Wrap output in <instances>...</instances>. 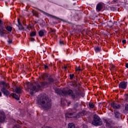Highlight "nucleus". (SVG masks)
Returning <instances> with one entry per match:
<instances>
[{
    "label": "nucleus",
    "instance_id": "37",
    "mask_svg": "<svg viewBox=\"0 0 128 128\" xmlns=\"http://www.w3.org/2000/svg\"><path fill=\"white\" fill-rule=\"evenodd\" d=\"M44 68H48V66L44 65Z\"/></svg>",
    "mask_w": 128,
    "mask_h": 128
},
{
    "label": "nucleus",
    "instance_id": "14",
    "mask_svg": "<svg viewBox=\"0 0 128 128\" xmlns=\"http://www.w3.org/2000/svg\"><path fill=\"white\" fill-rule=\"evenodd\" d=\"M40 12H42V14H45V16H49L50 18H56V16H53L52 15H51L50 14H49L48 13H46L42 10H39Z\"/></svg>",
    "mask_w": 128,
    "mask_h": 128
},
{
    "label": "nucleus",
    "instance_id": "30",
    "mask_svg": "<svg viewBox=\"0 0 128 128\" xmlns=\"http://www.w3.org/2000/svg\"><path fill=\"white\" fill-rule=\"evenodd\" d=\"M46 84V82L42 83V86H44Z\"/></svg>",
    "mask_w": 128,
    "mask_h": 128
},
{
    "label": "nucleus",
    "instance_id": "29",
    "mask_svg": "<svg viewBox=\"0 0 128 128\" xmlns=\"http://www.w3.org/2000/svg\"><path fill=\"white\" fill-rule=\"evenodd\" d=\"M81 96H82V98H84V92H82L81 93Z\"/></svg>",
    "mask_w": 128,
    "mask_h": 128
},
{
    "label": "nucleus",
    "instance_id": "32",
    "mask_svg": "<svg viewBox=\"0 0 128 128\" xmlns=\"http://www.w3.org/2000/svg\"><path fill=\"white\" fill-rule=\"evenodd\" d=\"M122 44H126V40H124L122 41Z\"/></svg>",
    "mask_w": 128,
    "mask_h": 128
},
{
    "label": "nucleus",
    "instance_id": "2",
    "mask_svg": "<svg viewBox=\"0 0 128 128\" xmlns=\"http://www.w3.org/2000/svg\"><path fill=\"white\" fill-rule=\"evenodd\" d=\"M94 126H102V119L96 114L94 116V119L92 122Z\"/></svg>",
    "mask_w": 128,
    "mask_h": 128
},
{
    "label": "nucleus",
    "instance_id": "3",
    "mask_svg": "<svg viewBox=\"0 0 128 128\" xmlns=\"http://www.w3.org/2000/svg\"><path fill=\"white\" fill-rule=\"evenodd\" d=\"M56 93L58 94H61V96H66V94H72V90H62L60 89H56Z\"/></svg>",
    "mask_w": 128,
    "mask_h": 128
},
{
    "label": "nucleus",
    "instance_id": "26",
    "mask_svg": "<svg viewBox=\"0 0 128 128\" xmlns=\"http://www.w3.org/2000/svg\"><path fill=\"white\" fill-rule=\"evenodd\" d=\"M13 128H22V127H20V126L18 125H16V126H14Z\"/></svg>",
    "mask_w": 128,
    "mask_h": 128
},
{
    "label": "nucleus",
    "instance_id": "12",
    "mask_svg": "<svg viewBox=\"0 0 128 128\" xmlns=\"http://www.w3.org/2000/svg\"><path fill=\"white\" fill-rule=\"evenodd\" d=\"M102 10V4L99 3L96 5V12H100Z\"/></svg>",
    "mask_w": 128,
    "mask_h": 128
},
{
    "label": "nucleus",
    "instance_id": "41",
    "mask_svg": "<svg viewBox=\"0 0 128 128\" xmlns=\"http://www.w3.org/2000/svg\"><path fill=\"white\" fill-rule=\"evenodd\" d=\"M43 52H46V51H45V50H44Z\"/></svg>",
    "mask_w": 128,
    "mask_h": 128
},
{
    "label": "nucleus",
    "instance_id": "4",
    "mask_svg": "<svg viewBox=\"0 0 128 128\" xmlns=\"http://www.w3.org/2000/svg\"><path fill=\"white\" fill-rule=\"evenodd\" d=\"M36 85L37 86V88L36 86H34V84H28L29 85L31 86V87L30 88V94H34V92H36L40 90V86L38 85V82H36Z\"/></svg>",
    "mask_w": 128,
    "mask_h": 128
},
{
    "label": "nucleus",
    "instance_id": "8",
    "mask_svg": "<svg viewBox=\"0 0 128 128\" xmlns=\"http://www.w3.org/2000/svg\"><path fill=\"white\" fill-rule=\"evenodd\" d=\"M118 86L119 88H121L122 90H126L128 86V82H120L118 84Z\"/></svg>",
    "mask_w": 128,
    "mask_h": 128
},
{
    "label": "nucleus",
    "instance_id": "16",
    "mask_svg": "<svg viewBox=\"0 0 128 128\" xmlns=\"http://www.w3.org/2000/svg\"><path fill=\"white\" fill-rule=\"evenodd\" d=\"M39 36H44V34H46V30H42L39 32Z\"/></svg>",
    "mask_w": 128,
    "mask_h": 128
},
{
    "label": "nucleus",
    "instance_id": "28",
    "mask_svg": "<svg viewBox=\"0 0 128 128\" xmlns=\"http://www.w3.org/2000/svg\"><path fill=\"white\" fill-rule=\"evenodd\" d=\"M60 46H64V42L60 40Z\"/></svg>",
    "mask_w": 128,
    "mask_h": 128
},
{
    "label": "nucleus",
    "instance_id": "22",
    "mask_svg": "<svg viewBox=\"0 0 128 128\" xmlns=\"http://www.w3.org/2000/svg\"><path fill=\"white\" fill-rule=\"evenodd\" d=\"M6 30H8V32H12V28L10 26H8L6 28Z\"/></svg>",
    "mask_w": 128,
    "mask_h": 128
},
{
    "label": "nucleus",
    "instance_id": "39",
    "mask_svg": "<svg viewBox=\"0 0 128 128\" xmlns=\"http://www.w3.org/2000/svg\"><path fill=\"white\" fill-rule=\"evenodd\" d=\"M0 96H2V92H0Z\"/></svg>",
    "mask_w": 128,
    "mask_h": 128
},
{
    "label": "nucleus",
    "instance_id": "24",
    "mask_svg": "<svg viewBox=\"0 0 128 128\" xmlns=\"http://www.w3.org/2000/svg\"><path fill=\"white\" fill-rule=\"evenodd\" d=\"M124 100L126 102L128 100V94H126L124 96Z\"/></svg>",
    "mask_w": 128,
    "mask_h": 128
},
{
    "label": "nucleus",
    "instance_id": "38",
    "mask_svg": "<svg viewBox=\"0 0 128 128\" xmlns=\"http://www.w3.org/2000/svg\"><path fill=\"white\" fill-rule=\"evenodd\" d=\"M81 116H84V114L82 112H81Z\"/></svg>",
    "mask_w": 128,
    "mask_h": 128
},
{
    "label": "nucleus",
    "instance_id": "5",
    "mask_svg": "<svg viewBox=\"0 0 128 128\" xmlns=\"http://www.w3.org/2000/svg\"><path fill=\"white\" fill-rule=\"evenodd\" d=\"M15 92H16V94H12V96H13V98H15L16 100H20V94H22V88L20 87H16L15 89Z\"/></svg>",
    "mask_w": 128,
    "mask_h": 128
},
{
    "label": "nucleus",
    "instance_id": "10",
    "mask_svg": "<svg viewBox=\"0 0 128 128\" xmlns=\"http://www.w3.org/2000/svg\"><path fill=\"white\" fill-rule=\"evenodd\" d=\"M6 120V116L4 115V112L2 110H0V122H4Z\"/></svg>",
    "mask_w": 128,
    "mask_h": 128
},
{
    "label": "nucleus",
    "instance_id": "23",
    "mask_svg": "<svg viewBox=\"0 0 128 128\" xmlns=\"http://www.w3.org/2000/svg\"><path fill=\"white\" fill-rule=\"evenodd\" d=\"M36 32H32L30 33V36H36Z\"/></svg>",
    "mask_w": 128,
    "mask_h": 128
},
{
    "label": "nucleus",
    "instance_id": "7",
    "mask_svg": "<svg viewBox=\"0 0 128 128\" xmlns=\"http://www.w3.org/2000/svg\"><path fill=\"white\" fill-rule=\"evenodd\" d=\"M74 114H72V113H67L66 114L65 116H66V118H80V113L77 115H76V116H74Z\"/></svg>",
    "mask_w": 128,
    "mask_h": 128
},
{
    "label": "nucleus",
    "instance_id": "34",
    "mask_svg": "<svg viewBox=\"0 0 128 128\" xmlns=\"http://www.w3.org/2000/svg\"><path fill=\"white\" fill-rule=\"evenodd\" d=\"M126 68H128V63L126 64Z\"/></svg>",
    "mask_w": 128,
    "mask_h": 128
},
{
    "label": "nucleus",
    "instance_id": "18",
    "mask_svg": "<svg viewBox=\"0 0 128 128\" xmlns=\"http://www.w3.org/2000/svg\"><path fill=\"white\" fill-rule=\"evenodd\" d=\"M107 24L110 28H112V26H114V23L112 22V20L108 22Z\"/></svg>",
    "mask_w": 128,
    "mask_h": 128
},
{
    "label": "nucleus",
    "instance_id": "21",
    "mask_svg": "<svg viewBox=\"0 0 128 128\" xmlns=\"http://www.w3.org/2000/svg\"><path fill=\"white\" fill-rule=\"evenodd\" d=\"M95 52H100V47H96Z\"/></svg>",
    "mask_w": 128,
    "mask_h": 128
},
{
    "label": "nucleus",
    "instance_id": "20",
    "mask_svg": "<svg viewBox=\"0 0 128 128\" xmlns=\"http://www.w3.org/2000/svg\"><path fill=\"white\" fill-rule=\"evenodd\" d=\"M89 106L90 108H94V104L92 102H90L89 103Z\"/></svg>",
    "mask_w": 128,
    "mask_h": 128
},
{
    "label": "nucleus",
    "instance_id": "36",
    "mask_svg": "<svg viewBox=\"0 0 128 128\" xmlns=\"http://www.w3.org/2000/svg\"><path fill=\"white\" fill-rule=\"evenodd\" d=\"M50 82H54V79L52 78H50Z\"/></svg>",
    "mask_w": 128,
    "mask_h": 128
},
{
    "label": "nucleus",
    "instance_id": "27",
    "mask_svg": "<svg viewBox=\"0 0 128 128\" xmlns=\"http://www.w3.org/2000/svg\"><path fill=\"white\" fill-rule=\"evenodd\" d=\"M74 74H70V80H72V78H74Z\"/></svg>",
    "mask_w": 128,
    "mask_h": 128
},
{
    "label": "nucleus",
    "instance_id": "6",
    "mask_svg": "<svg viewBox=\"0 0 128 128\" xmlns=\"http://www.w3.org/2000/svg\"><path fill=\"white\" fill-rule=\"evenodd\" d=\"M2 84L3 87L1 89V92H3L4 96H8L10 94V92H8V90H6V88H10L8 86V84H6V82H2Z\"/></svg>",
    "mask_w": 128,
    "mask_h": 128
},
{
    "label": "nucleus",
    "instance_id": "42",
    "mask_svg": "<svg viewBox=\"0 0 128 128\" xmlns=\"http://www.w3.org/2000/svg\"><path fill=\"white\" fill-rule=\"evenodd\" d=\"M65 68H66V67H65Z\"/></svg>",
    "mask_w": 128,
    "mask_h": 128
},
{
    "label": "nucleus",
    "instance_id": "15",
    "mask_svg": "<svg viewBox=\"0 0 128 128\" xmlns=\"http://www.w3.org/2000/svg\"><path fill=\"white\" fill-rule=\"evenodd\" d=\"M18 28L19 30H24V27L22 26V25L20 22V19H18Z\"/></svg>",
    "mask_w": 128,
    "mask_h": 128
},
{
    "label": "nucleus",
    "instance_id": "13",
    "mask_svg": "<svg viewBox=\"0 0 128 128\" xmlns=\"http://www.w3.org/2000/svg\"><path fill=\"white\" fill-rule=\"evenodd\" d=\"M114 114L115 116V118H120V116H122V115H120V112H118V111L115 110L114 111Z\"/></svg>",
    "mask_w": 128,
    "mask_h": 128
},
{
    "label": "nucleus",
    "instance_id": "25",
    "mask_svg": "<svg viewBox=\"0 0 128 128\" xmlns=\"http://www.w3.org/2000/svg\"><path fill=\"white\" fill-rule=\"evenodd\" d=\"M76 72L78 74L80 72V66H78L76 69Z\"/></svg>",
    "mask_w": 128,
    "mask_h": 128
},
{
    "label": "nucleus",
    "instance_id": "19",
    "mask_svg": "<svg viewBox=\"0 0 128 128\" xmlns=\"http://www.w3.org/2000/svg\"><path fill=\"white\" fill-rule=\"evenodd\" d=\"M42 76L43 80H46V78L48 76V75L46 74H42Z\"/></svg>",
    "mask_w": 128,
    "mask_h": 128
},
{
    "label": "nucleus",
    "instance_id": "31",
    "mask_svg": "<svg viewBox=\"0 0 128 128\" xmlns=\"http://www.w3.org/2000/svg\"><path fill=\"white\" fill-rule=\"evenodd\" d=\"M8 42H9V44H12V40H9L8 41Z\"/></svg>",
    "mask_w": 128,
    "mask_h": 128
},
{
    "label": "nucleus",
    "instance_id": "11",
    "mask_svg": "<svg viewBox=\"0 0 128 128\" xmlns=\"http://www.w3.org/2000/svg\"><path fill=\"white\" fill-rule=\"evenodd\" d=\"M111 106H112V108H113L115 110H118V109L120 108V104H116L114 102L112 103Z\"/></svg>",
    "mask_w": 128,
    "mask_h": 128
},
{
    "label": "nucleus",
    "instance_id": "35",
    "mask_svg": "<svg viewBox=\"0 0 128 128\" xmlns=\"http://www.w3.org/2000/svg\"><path fill=\"white\" fill-rule=\"evenodd\" d=\"M113 2H118V0H113Z\"/></svg>",
    "mask_w": 128,
    "mask_h": 128
},
{
    "label": "nucleus",
    "instance_id": "33",
    "mask_svg": "<svg viewBox=\"0 0 128 128\" xmlns=\"http://www.w3.org/2000/svg\"><path fill=\"white\" fill-rule=\"evenodd\" d=\"M30 40L31 42H34V38H30Z\"/></svg>",
    "mask_w": 128,
    "mask_h": 128
},
{
    "label": "nucleus",
    "instance_id": "17",
    "mask_svg": "<svg viewBox=\"0 0 128 128\" xmlns=\"http://www.w3.org/2000/svg\"><path fill=\"white\" fill-rule=\"evenodd\" d=\"M0 36H6V33L4 32V30H0Z\"/></svg>",
    "mask_w": 128,
    "mask_h": 128
},
{
    "label": "nucleus",
    "instance_id": "1",
    "mask_svg": "<svg viewBox=\"0 0 128 128\" xmlns=\"http://www.w3.org/2000/svg\"><path fill=\"white\" fill-rule=\"evenodd\" d=\"M36 104L45 110H50L52 107V101L44 94H40L37 96Z\"/></svg>",
    "mask_w": 128,
    "mask_h": 128
},
{
    "label": "nucleus",
    "instance_id": "9",
    "mask_svg": "<svg viewBox=\"0 0 128 128\" xmlns=\"http://www.w3.org/2000/svg\"><path fill=\"white\" fill-rule=\"evenodd\" d=\"M105 123L106 124V126L108 128H112V122L110 119H104Z\"/></svg>",
    "mask_w": 128,
    "mask_h": 128
},
{
    "label": "nucleus",
    "instance_id": "40",
    "mask_svg": "<svg viewBox=\"0 0 128 128\" xmlns=\"http://www.w3.org/2000/svg\"><path fill=\"white\" fill-rule=\"evenodd\" d=\"M0 24H2V20H0Z\"/></svg>",
    "mask_w": 128,
    "mask_h": 128
}]
</instances>
